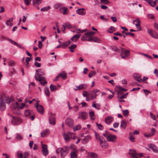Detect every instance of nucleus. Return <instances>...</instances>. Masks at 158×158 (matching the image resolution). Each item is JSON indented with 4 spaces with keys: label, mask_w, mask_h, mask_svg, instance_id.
Instances as JSON below:
<instances>
[{
    "label": "nucleus",
    "mask_w": 158,
    "mask_h": 158,
    "mask_svg": "<svg viewBox=\"0 0 158 158\" xmlns=\"http://www.w3.org/2000/svg\"><path fill=\"white\" fill-rule=\"evenodd\" d=\"M154 73L156 75L157 77H158V70L156 69H154Z\"/></svg>",
    "instance_id": "64"
},
{
    "label": "nucleus",
    "mask_w": 158,
    "mask_h": 158,
    "mask_svg": "<svg viewBox=\"0 0 158 158\" xmlns=\"http://www.w3.org/2000/svg\"><path fill=\"white\" fill-rule=\"evenodd\" d=\"M130 141L131 142H134L135 141V137L133 136H131L129 138Z\"/></svg>",
    "instance_id": "62"
},
{
    "label": "nucleus",
    "mask_w": 158,
    "mask_h": 158,
    "mask_svg": "<svg viewBox=\"0 0 158 158\" xmlns=\"http://www.w3.org/2000/svg\"><path fill=\"white\" fill-rule=\"evenodd\" d=\"M117 137L116 135H112L111 133L106 139L107 141L115 143L117 141Z\"/></svg>",
    "instance_id": "8"
},
{
    "label": "nucleus",
    "mask_w": 158,
    "mask_h": 158,
    "mask_svg": "<svg viewBox=\"0 0 158 158\" xmlns=\"http://www.w3.org/2000/svg\"><path fill=\"white\" fill-rule=\"evenodd\" d=\"M81 128V126L80 125H76L75 127H73V130L74 131L78 130L80 129Z\"/></svg>",
    "instance_id": "45"
},
{
    "label": "nucleus",
    "mask_w": 158,
    "mask_h": 158,
    "mask_svg": "<svg viewBox=\"0 0 158 158\" xmlns=\"http://www.w3.org/2000/svg\"><path fill=\"white\" fill-rule=\"evenodd\" d=\"M13 112L16 114H19L20 113V109H12Z\"/></svg>",
    "instance_id": "50"
},
{
    "label": "nucleus",
    "mask_w": 158,
    "mask_h": 158,
    "mask_svg": "<svg viewBox=\"0 0 158 158\" xmlns=\"http://www.w3.org/2000/svg\"><path fill=\"white\" fill-rule=\"evenodd\" d=\"M45 94L47 96H49L50 95V92L48 87H45L44 89Z\"/></svg>",
    "instance_id": "39"
},
{
    "label": "nucleus",
    "mask_w": 158,
    "mask_h": 158,
    "mask_svg": "<svg viewBox=\"0 0 158 158\" xmlns=\"http://www.w3.org/2000/svg\"><path fill=\"white\" fill-rule=\"evenodd\" d=\"M114 119L113 118L110 116L107 117L105 118V121L106 123L108 125H110Z\"/></svg>",
    "instance_id": "17"
},
{
    "label": "nucleus",
    "mask_w": 158,
    "mask_h": 158,
    "mask_svg": "<svg viewBox=\"0 0 158 158\" xmlns=\"http://www.w3.org/2000/svg\"><path fill=\"white\" fill-rule=\"evenodd\" d=\"M90 42L100 43L101 42V40L98 38L97 37H92Z\"/></svg>",
    "instance_id": "29"
},
{
    "label": "nucleus",
    "mask_w": 158,
    "mask_h": 158,
    "mask_svg": "<svg viewBox=\"0 0 158 158\" xmlns=\"http://www.w3.org/2000/svg\"><path fill=\"white\" fill-rule=\"evenodd\" d=\"M95 136L96 140L99 142L100 145L102 148H106L108 147V143L102 136H100L98 133L95 132Z\"/></svg>",
    "instance_id": "1"
},
{
    "label": "nucleus",
    "mask_w": 158,
    "mask_h": 158,
    "mask_svg": "<svg viewBox=\"0 0 158 158\" xmlns=\"http://www.w3.org/2000/svg\"><path fill=\"white\" fill-rule=\"evenodd\" d=\"M96 73L94 71H91L89 74V77H91L93 76Z\"/></svg>",
    "instance_id": "57"
},
{
    "label": "nucleus",
    "mask_w": 158,
    "mask_h": 158,
    "mask_svg": "<svg viewBox=\"0 0 158 158\" xmlns=\"http://www.w3.org/2000/svg\"><path fill=\"white\" fill-rule=\"evenodd\" d=\"M86 31V30H81L80 29H76L75 30V32L77 33H79L85 32Z\"/></svg>",
    "instance_id": "40"
},
{
    "label": "nucleus",
    "mask_w": 158,
    "mask_h": 158,
    "mask_svg": "<svg viewBox=\"0 0 158 158\" xmlns=\"http://www.w3.org/2000/svg\"><path fill=\"white\" fill-rule=\"evenodd\" d=\"M151 134H149L148 133H145L144 134V136L147 138L151 137L152 136L154 135L155 134V130L154 128H152L151 129Z\"/></svg>",
    "instance_id": "18"
},
{
    "label": "nucleus",
    "mask_w": 158,
    "mask_h": 158,
    "mask_svg": "<svg viewBox=\"0 0 158 158\" xmlns=\"http://www.w3.org/2000/svg\"><path fill=\"white\" fill-rule=\"evenodd\" d=\"M127 124V121L125 120H123L121 122L120 127L123 129H125L126 127Z\"/></svg>",
    "instance_id": "27"
},
{
    "label": "nucleus",
    "mask_w": 158,
    "mask_h": 158,
    "mask_svg": "<svg viewBox=\"0 0 158 158\" xmlns=\"http://www.w3.org/2000/svg\"><path fill=\"white\" fill-rule=\"evenodd\" d=\"M140 21L139 18H137L135 20H134L133 21V23L135 25L136 27L139 31L142 30L140 24Z\"/></svg>",
    "instance_id": "10"
},
{
    "label": "nucleus",
    "mask_w": 158,
    "mask_h": 158,
    "mask_svg": "<svg viewBox=\"0 0 158 158\" xmlns=\"http://www.w3.org/2000/svg\"><path fill=\"white\" fill-rule=\"evenodd\" d=\"M48 133V130L45 129L41 132V134L42 137H45Z\"/></svg>",
    "instance_id": "38"
},
{
    "label": "nucleus",
    "mask_w": 158,
    "mask_h": 158,
    "mask_svg": "<svg viewBox=\"0 0 158 158\" xmlns=\"http://www.w3.org/2000/svg\"><path fill=\"white\" fill-rule=\"evenodd\" d=\"M123 114L124 116L127 117L128 115L129 112L127 110H125L123 111Z\"/></svg>",
    "instance_id": "44"
},
{
    "label": "nucleus",
    "mask_w": 158,
    "mask_h": 158,
    "mask_svg": "<svg viewBox=\"0 0 158 158\" xmlns=\"http://www.w3.org/2000/svg\"><path fill=\"white\" fill-rule=\"evenodd\" d=\"M63 149L64 148H57L56 151V153L61 154Z\"/></svg>",
    "instance_id": "49"
},
{
    "label": "nucleus",
    "mask_w": 158,
    "mask_h": 158,
    "mask_svg": "<svg viewBox=\"0 0 158 158\" xmlns=\"http://www.w3.org/2000/svg\"><path fill=\"white\" fill-rule=\"evenodd\" d=\"M37 111L40 114H42L44 112V109H36Z\"/></svg>",
    "instance_id": "61"
},
{
    "label": "nucleus",
    "mask_w": 158,
    "mask_h": 158,
    "mask_svg": "<svg viewBox=\"0 0 158 158\" xmlns=\"http://www.w3.org/2000/svg\"><path fill=\"white\" fill-rule=\"evenodd\" d=\"M91 137L89 135L85 136L84 138L81 140V142L83 144L86 143L91 139Z\"/></svg>",
    "instance_id": "22"
},
{
    "label": "nucleus",
    "mask_w": 158,
    "mask_h": 158,
    "mask_svg": "<svg viewBox=\"0 0 158 158\" xmlns=\"http://www.w3.org/2000/svg\"><path fill=\"white\" fill-rule=\"evenodd\" d=\"M81 35L80 34H76L71 38V40L72 41L76 42L79 39Z\"/></svg>",
    "instance_id": "28"
},
{
    "label": "nucleus",
    "mask_w": 158,
    "mask_h": 158,
    "mask_svg": "<svg viewBox=\"0 0 158 158\" xmlns=\"http://www.w3.org/2000/svg\"><path fill=\"white\" fill-rule=\"evenodd\" d=\"M127 35H130L132 36H134V35L133 33L129 32L128 33H125V35H123V36L125 38V37L126 36H127Z\"/></svg>",
    "instance_id": "53"
},
{
    "label": "nucleus",
    "mask_w": 158,
    "mask_h": 158,
    "mask_svg": "<svg viewBox=\"0 0 158 158\" xmlns=\"http://www.w3.org/2000/svg\"><path fill=\"white\" fill-rule=\"evenodd\" d=\"M63 27H65L66 28H68V29H70L72 28V26L70 24H67V23H64L63 24Z\"/></svg>",
    "instance_id": "48"
},
{
    "label": "nucleus",
    "mask_w": 158,
    "mask_h": 158,
    "mask_svg": "<svg viewBox=\"0 0 158 158\" xmlns=\"http://www.w3.org/2000/svg\"><path fill=\"white\" fill-rule=\"evenodd\" d=\"M77 45L75 44H72L69 47V48L71 52L73 53L74 52V50H73V49H75Z\"/></svg>",
    "instance_id": "33"
},
{
    "label": "nucleus",
    "mask_w": 158,
    "mask_h": 158,
    "mask_svg": "<svg viewBox=\"0 0 158 158\" xmlns=\"http://www.w3.org/2000/svg\"><path fill=\"white\" fill-rule=\"evenodd\" d=\"M34 65L35 66H36L37 67H40L41 65V64L40 63H38L37 62H35Z\"/></svg>",
    "instance_id": "63"
},
{
    "label": "nucleus",
    "mask_w": 158,
    "mask_h": 158,
    "mask_svg": "<svg viewBox=\"0 0 158 158\" xmlns=\"http://www.w3.org/2000/svg\"><path fill=\"white\" fill-rule=\"evenodd\" d=\"M50 7L48 6V7H44L41 9V10L42 11H48L50 8Z\"/></svg>",
    "instance_id": "52"
},
{
    "label": "nucleus",
    "mask_w": 158,
    "mask_h": 158,
    "mask_svg": "<svg viewBox=\"0 0 158 158\" xmlns=\"http://www.w3.org/2000/svg\"><path fill=\"white\" fill-rule=\"evenodd\" d=\"M77 89H75L74 90H78L81 89H85L87 87V85L85 84H81L79 86H77Z\"/></svg>",
    "instance_id": "25"
},
{
    "label": "nucleus",
    "mask_w": 158,
    "mask_h": 158,
    "mask_svg": "<svg viewBox=\"0 0 158 158\" xmlns=\"http://www.w3.org/2000/svg\"><path fill=\"white\" fill-rule=\"evenodd\" d=\"M22 122V119L19 117H12L11 121L12 124L14 125H19Z\"/></svg>",
    "instance_id": "7"
},
{
    "label": "nucleus",
    "mask_w": 158,
    "mask_h": 158,
    "mask_svg": "<svg viewBox=\"0 0 158 158\" xmlns=\"http://www.w3.org/2000/svg\"><path fill=\"white\" fill-rule=\"evenodd\" d=\"M24 113L25 116H29L31 114L30 112L28 109L24 111Z\"/></svg>",
    "instance_id": "47"
},
{
    "label": "nucleus",
    "mask_w": 158,
    "mask_h": 158,
    "mask_svg": "<svg viewBox=\"0 0 158 158\" xmlns=\"http://www.w3.org/2000/svg\"><path fill=\"white\" fill-rule=\"evenodd\" d=\"M110 134V133L109 131H106L102 133V135L107 139Z\"/></svg>",
    "instance_id": "36"
},
{
    "label": "nucleus",
    "mask_w": 158,
    "mask_h": 158,
    "mask_svg": "<svg viewBox=\"0 0 158 158\" xmlns=\"http://www.w3.org/2000/svg\"><path fill=\"white\" fill-rule=\"evenodd\" d=\"M14 106L15 107L14 109H22L23 108H27V106L24 103H22L21 106H20L17 102H15L14 104Z\"/></svg>",
    "instance_id": "16"
},
{
    "label": "nucleus",
    "mask_w": 158,
    "mask_h": 158,
    "mask_svg": "<svg viewBox=\"0 0 158 158\" xmlns=\"http://www.w3.org/2000/svg\"><path fill=\"white\" fill-rule=\"evenodd\" d=\"M11 100V99L9 97H6L4 94H2L0 96V108H6L5 102H6L9 105Z\"/></svg>",
    "instance_id": "2"
},
{
    "label": "nucleus",
    "mask_w": 158,
    "mask_h": 158,
    "mask_svg": "<svg viewBox=\"0 0 158 158\" xmlns=\"http://www.w3.org/2000/svg\"><path fill=\"white\" fill-rule=\"evenodd\" d=\"M17 156L19 158H23V154L21 153H20L19 152H17Z\"/></svg>",
    "instance_id": "58"
},
{
    "label": "nucleus",
    "mask_w": 158,
    "mask_h": 158,
    "mask_svg": "<svg viewBox=\"0 0 158 158\" xmlns=\"http://www.w3.org/2000/svg\"><path fill=\"white\" fill-rule=\"evenodd\" d=\"M151 35L153 37L156 39L158 38V35L155 31H153L152 34Z\"/></svg>",
    "instance_id": "46"
},
{
    "label": "nucleus",
    "mask_w": 158,
    "mask_h": 158,
    "mask_svg": "<svg viewBox=\"0 0 158 158\" xmlns=\"http://www.w3.org/2000/svg\"><path fill=\"white\" fill-rule=\"evenodd\" d=\"M70 44V41L69 40L67 41H66L62 43L61 47L63 48H65L66 47L68 46Z\"/></svg>",
    "instance_id": "32"
},
{
    "label": "nucleus",
    "mask_w": 158,
    "mask_h": 158,
    "mask_svg": "<svg viewBox=\"0 0 158 158\" xmlns=\"http://www.w3.org/2000/svg\"><path fill=\"white\" fill-rule=\"evenodd\" d=\"M98 128L100 130H102L104 129V127L101 124H99L97 122L95 123Z\"/></svg>",
    "instance_id": "35"
},
{
    "label": "nucleus",
    "mask_w": 158,
    "mask_h": 158,
    "mask_svg": "<svg viewBox=\"0 0 158 158\" xmlns=\"http://www.w3.org/2000/svg\"><path fill=\"white\" fill-rule=\"evenodd\" d=\"M148 147L151 148L154 152L158 153V148L154 144H149L148 145Z\"/></svg>",
    "instance_id": "20"
},
{
    "label": "nucleus",
    "mask_w": 158,
    "mask_h": 158,
    "mask_svg": "<svg viewBox=\"0 0 158 158\" xmlns=\"http://www.w3.org/2000/svg\"><path fill=\"white\" fill-rule=\"evenodd\" d=\"M42 154L44 156H46L48 153V146L46 144H42Z\"/></svg>",
    "instance_id": "12"
},
{
    "label": "nucleus",
    "mask_w": 158,
    "mask_h": 158,
    "mask_svg": "<svg viewBox=\"0 0 158 158\" xmlns=\"http://www.w3.org/2000/svg\"><path fill=\"white\" fill-rule=\"evenodd\" d=\"M73 135V133L71 132H69L67 133H64L63 136L64 139L66 141L69 140L72 138Z\"/></svg>",
    "instance_id": "14"
},
{
    "label": "nucleus",
    "mask_w": 158,
    "mask_h": 158,
    "mask_svg": "<svg viewBox=\"0 0 158 158\" xmlns=\"http://www.w3.org/2000/svg\"><path fill=\"white\" fill-rule=\"evenodd\" d=\"M66 124L69 127H72L73 126V120L70 118H66L65 120Z\"/></svg>",
    "instance_id": "9"
},
{
    "label": "nucleus",
    "mask_w": 158,
    "mask_h": 158,
    "mask_svg": "<svg viewBox=\"0 0 158 158\" xmlns=\"http://www.w3.org/2000/svg\"><path fill=\"white\" fill-rule=\"evenodd\" d=\"M77 13L79 15H85L86 14V12L85 11L84 8H79L76 10Z\"/></svg>",
    "instance_id": "21"
},
{
    "label": "nucleus",
    "mask_w": 158,
    "mask_h": 158,
    "mask_svg": "<svg viewBox=\"0 0 158 158\" xmlns=\"http://www.w3.org/2000/svg\"><path fill=\"white\" fill-rule=\"evenodd\" d=\"M115 30L114 27L113 26H111L108 29V31L109 33H112Z\"/></svg>",
    "instance_id": "43"
},
{
    "label": "nucleus",
    "mask_w": 158,
    "mask_h": 158,
    "mask_svg": "<svg viewBox=\"0 0 158 158\" xmlns=\"http://www.w3.org/2000/svg\"><path fill=\"white\" fill-rule=\"evenodd\" d=\"M100 92L99 90L97 89H94L91 91L89 94L90 95V99L92 100L95 99L97 96L98 95V93Z\"/></svg>",
    "instance_id": "6"
},
{
    "label": "nucleus",
    "mask_w": 158,
    "mask_h": 158,
    "mask_svg": "<svg viewBox=\"0 0 158 158\" xmlns=\"http://www.w3.org/2000/svg\"><path fill=\"white\" fill-rule=\"evenodd\" d=\"M92 37L90 36L88 32H86L81 37V39L82 41H90Z\"/></svg>",
    "instance_id": "11"
},
{
    "label": "nucleus",
    "mask_w": 158,
    "mask_h": 158,
    "mask_svg": "<svg viewBox=\"0 0 158 158\" xmlns=\"http://www.w3.org/2000/svg\"><path fill=\"white\" fill-rule=\"evenodd\" d=\"M89 116L90 117L91 119L94 120L95 119V118L94 116V113L93 111H91L89 112Z\"/></svg>",
    "instance_id": "41"
},
{
    "label": "nucleus",
    "mask_w": 158,
    "mask_h": 158,
    "mask_svg": "<svg viewBox=\"0 0 158 158\" xmlns=\"http://www.w3.org/2000/svg\"><path fill=\"white\" fill-rule=\"evenodd\" d=\"M13 20V18H11L8 20H7L6 22V25L10 27H11L13 25V23H12Z\"/></svg>",
    "instance_id": "30"
},
{
    "label": "nucleus",
    "mask_w": 158,
    "mask_h": 158,
    "mask_svg": "<svg viewBox=\"0 0 158 158\" xmlns=\"http://www.w3.org/2000/svg\"><path fill=\"white\" fill-rule=\"evenodd\" d=\"M88 116V114L87 113L85 112H82L79 113L78 118L79 119L85 120L87 118Z\"/></svg>",
    "instance_id": "15"
},
{
    "label": "nucleus",
    "mask_w": 158,
    "mask_h": 158,
    "mask_svg": "<svg viewBox=\"0 0 158 158\" xmlns=\"http://www.w3.org/2000/svg\"><path fill=\"white\" fill-rule=\"evenodd\" d=\"M120 49L121 51L120 56L122 59H126L130 55L129 50H125L121 47L120 48Z\"/></svg>",
    "instance_id": "4"
},
{
    "label": "nucleus",
    "mask_w": 158,
    "mask_h": 158,
    "mask_svg": "<svg viewBox=\"0 0 158 158\" xmlns=\"http://www.w3.org/2000/svg\"><path fill=\"white\" fill-rule=\"evenodd\" d=\"M70 148L72 150L70 153V156L71 158H76L77 157V153L78 150L76 148L74 145H71L70 146Z\"/></svg>",
    "instance_id": "5"
},
{
    "label": "nucleus",
    "mask_w": 158,
    "mask_h": 158,
    "mask_svg": "<svg viewBox=\"0 0 158 158\" xmlns=\"http://www.w3.org/2000/svg\"><path fill=\"white\" fill-rule=\"evenodd\" d=\"M148 2L152 7H154L155 6L156 4L158 3V0H155L154 1L152 0H149L148 1Z\"/></svg>",
    "instance_id": "24"
},
{
    "label": "nucleus",
    "mask_w": 158,
    "mask_h": 158,
    "mask_svg": "<svg viewBox=\"0 0 158 158\" xmlns=\"http://www.w3.org/2000/svg\"><path fill=\"white\" fill-rule=\"evenodd\" d=\"M16 139L17 140H20L23 139L22 136L19 134H16Z\"/></svg>",
    "instance_id": "54"
},
{
    "label": "nucleus",
    "mask_w": 158,
    "mask_h": 158,
    "mask_svg": "<svg viewBox=\"0 0 158 158\" xmlns=\"http://www.w3.org/2000/svg\"><path fill=\"white\" fill-rule=\"evenodd\" d=\"M50 88L51 91H54L57 89V87L55 85H51L50 86Z\"/></svg>",
    "instance_id": "42"
},
{
    "label": "nucleus",
    "mask_w": 158,
    "mask_h": 158,
    "mask_svg": "<svg viewBox=\"0 0 158 158\" xmlns=\"http://www.w3.org/2000/svg\"><path fill=\"white\" fill-rule=\"evenodd\" d=\"M121 93H118V99H123L126 98V97H125L124 94L122 95H121Z\"/></svg>",
    "instance_id": "56"
},
{
    "label": "nucleus",
    "mask_w": 158,
    "mask_h": 158,
    "mask_svg": "<svg viewBox=\"0 0 158 158\" xmlns=\"http://www.w3.org/2000/svg\"><path fill=\"white\" fill-rule=\"evenodd\" d=\"M15 62L12 60H10L9 61L8 64L9 66H12L15 65Z\"/></svg>",
    "instance_id": "60"
},
{
    "label": "nucleus",
    "mask_w": 158,
    "mask_h": 158,
    "mask_svg": "<svg viewBox=\"0 0 158 158\" xmlns=\"http://www.w3.org/2000/svg\"><path fill=\"white\" fill-rule=\"evenodd\" d=\"M133 77L134 79L138 82H140L142 81V79L141 78L140 75L138 74H134L133 75Z\"/></svg>",
    "instance_id": "23"
},
{
    "label": "nucleus",
    "mask_w": 158,
    "mask_h": 158,
    "mask_svg": "<svg viewBox=\"0 0 158 158\" xmlns=\"http://www.w3.org/2000/svg\"><path fill=\"white\" fill-rule=\"evenodd\" d=\"M117 87L119 89V90L118 91V93H121V92L123 91H127V90L126 89H125L123 88H122L119 86H117Z\"/></svg>",
    "instance_id": "34"
},
{
    "label": "nucleus",
    "mask_w": 158,
    "mask_h": 158,
    "mask_svg": "<svg viewBox=\"0 0 158 158\" xmlns=\"http://www.w3.org/2000/svg\"><path fill=\"white\" fill-rule=\"evenodd\" d=\"M101 3L104 4H108L109 2L108 0H100Z\"/></svg>",
    "instance_id": "55"
},
{
    "label": "nucleus",
    "mask_w": 158,
    "mask_h": 158,
    "mask_svg": "<svg viewBox=\"0 0 158 158\" xmlns=\"http://www.w3.org/2000/svg\"><path fill=\"white\" fill-rule=\"evenodd\" d=\"M112 49L114 51L116 52H119L120 49H118L117 47L114 46L112 48Z\"/></svg>",
    "instance_id": "59"
},
{
    "label": "nucleus",
    "mask_w": 158,
    "mask_h": 158,
    "mask_svg": "<svg viewBox=\"0 0 158 158\" xmlns=\"http://www.w3.org/2000/svg\"><path fill=\"white\" fill-rule=\"evenodd\" d=\"M59 76L64 80L67 78L66 74L65 71L61 72L60 74L59 75Z\"/></svg>",
    "instance_id": "31"
},
{
    "label": "nucleus",
    "mask_w": 158,
    "mask_h": 158,
    "mask_svg": "<svg viewBox=\"0 0 158 158\" xmlns=\"http://www.w3.org/2000/svg\"><path fill=\"white\" fill-rule=\"evenodd\" d=\"M60 11L61 13H63L64 15H65L67 13V8L65 7H60Z\"/></svg>",
    "instance_id": "26"
},
{
    "label": "nucleus",
    "mask_w": 158,
    "mask_h": 158,
    "mask_svg": "<svg viewBox=\"0 0 158 158\" xmlns=\"http://www.w3.org/2000/svg\"><path fill=\"white\" fill-rule=\"evenodd\" d=\"M89 155L90 156L93 158H97L98 156L97 154L93 152H90Z\"/></svg>",
    "instance_id": "37"
},
{
    "label": "nucleus",
    "mask_w": 158,
    "mask_h": 158,
    "mask_svg": "<svg viewBox=\"0 0 158 158\" xmlns=\"http://www.w3.org/2000/svg\"><path fill=\"white\" fill-rule=\"evenodd\" d=\"M39 101H38L36 103V105L35 106V107L37 109L40 108V109H43V107L41 105H39L38 104Z\"/></svg>",
    "instance_id": "51"
},
{
    "label": "nucleus",
    "mask_w": 158,
    "mask_h": 158,
    "mask_svg": "<svg viewBox=\"0 0 158 158\" xmlns=\"http://www.w3.org/2000/svg\"><path fill=\"white\" fill-rule=\"evenodd\" d=\"M51 116L49 118V122L50 124L54 125L56 124V119L54 117L55 114L51 113Z\"/></svg>",
    "instance_id": "13"
},
{
    "label": "nucleus",
    "mask_w": 158,
    "mask_h": 158,
    "mask_svg": "<svg viewBox=\"0 0 158 158\" xmlns=\"http://www.w3.org/2000/svg\"><path fill=\"white\" fill-rule=\"evenodd\" d=\"M41 71V73H36L35 78L36 81H40V83L42 85H44L47 83V81L45 80V78L43 77H41V75L43 74L44 73L42 70H40L38 71Z\"/></svg>",
    "instance_id": "3"
},
{
    "label": "nucleus",
    "mask_w": 158,
    "mask_h": 158,
    "mask_svg": "<svg viewBox=\"0 0 158 158\" xmlns=\"http://www.w3.org/2000/svg\"><path fill=\"white\" fill-rule=\"evenodd\" d=\"M69 151V148L68 147H66L63 150L61 154V157H64L68 154Z\"/></svg>",
    "instance_id": "19"
}]
</instances>
